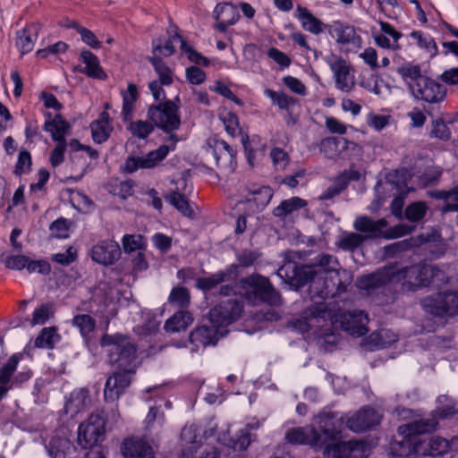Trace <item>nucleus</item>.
<instances>
[{
  "label": "nucleus",
  "mask_w": 458,
  "mask_h": 458,
  "mask_svg": "<svg viewBox=\"0 0 458 458\" xmlns=\"http://www.w3.org/2000/svg\"><path fill=\"white\" fill-rule=\"evenodd\" d=\"M431 273L426 264L400 268L397 264L385 266L376 272L360 277L358 281L362 289H374L388 284H401L403 290L414 291L428 285L427 274Z\"/></svg>",
  "instance_id": "nucleus-1"
},
{
  "label": "nucleus",
  "mask_w": 458,
  "mask_h": 458,
  "mask_svg": "<svg viewBox=\"0 0 458 458\" xmlns=\"http://www.w3.org/2000/svg\"><path fill=\"white\" fill-rule=\"evenodd\" d=\"M316 427L289 428L285 433V440L293 445H307L319 451L323 450L327 442L337 439L335 417L332 413L319 414L316 418Z\"/></svg>",
  "instance_id": "nucleus-2"
},
{
  "label": "nucleus",
  "mask_w": 458,
  "mask_h": 458,
  "mask_svg": "<svg viewBox=\"0 0 458 458\" xmlns=\"http://www.w3.org/2000/svg\"><path fill=\"white\" fill-rule=\"evenodd\" d=\"M100 344L106 348L110 364L116 369L134 374L138 361L136 346L129 337L121 334L104 335Z\"/></svg>",
  "instance_id": "nucleus-3"
},
{
  "label": "nucleus",
  "mask_w": 458,
  "mask_h": 458,
  "mask_svg": "<svg viewBox=\"0 0 458 458\" xmlns=\"http://www.w3.org/2000/svg\"><path fill=\"white\" fill-rule=\"evenodd\" d=\"M244 295L253 304L267 303L279 306L282 302L280 294L275 290L267 277L251 275L241 281Z\"/></svg>",
  "instance_id": "nucleus-4"
},
{
  "label": "nucleus",
  "mask_w": 458,
  "mask_h": 458,
  "mask_svg": "<svg viewBox=\"0 0 458 458\" xmlns=\"http://www.w3.org/2000/svg\"><path fill=\"white\" fill-rule=\"evenodd\" d=\"M388 225L385 218L373 220L368 216H360L356 217L353 223V228L360 233H364L365 241L369 239H376L384 237L386 239H393L410 233L412 227L410 225L399 224L384 231Z\"/></svg>",
  "instance_id": "nucleus-5"
},
{
  "label": "nucleus",
  "mask_w": 458,
  "mask_h": 458,
  "mask_svg": "<svg viewBox=\"0 0 458 458\" xmlns=\"http://www.w3.org/2000/svg\"><path fill=\"white\" fill-rule=\"evenodd\" d=\"M148 118L154 126L165 132L174 131L181 125L179 108L172 100L150 106Z\"/></svg>",
  "instance_id": "nucleus-6"
},
{
  "label": "nucleus",
  "mask_w": 458,
  "mask_h": 458,
  "mask_svg": "<svg viewBox=\"0 0 458 458\" xmlns=\"http://www.w3.org/2000/svg\"><path fill=\"white\" fill-rule=\"evenodd\" d=\"M422 309L436 317L445 318L458 314V295L453 292L438 293L420 301Z\"/></svg>",
  "instance_id": "nucleus-7"
},
{
  "label": "nucleus",
  "mask_w": 458,
  "mask_h": 458,
  "mask_svg": "<svg viewBox=\"0 0 458 458\" xmlns=\"http://www.w3.org/2000/svg\"><path fill=\"white\" fill-rule=\"evenodd\" d=\"M177 141V136L173 133L167 139V143L161 145L157 149L150 151L144 157H128L124 165V171L133 173L139 168H152L156 166L167 156L170 150L175 148Z\"/></svg>",
  "instance_id": "nucleus-8"
},
{
  "label": "nucleus",
  "mask_w": 458,
  "mask_h": 458,
  "mask_svg": "<svg viewBox=\"0 0 458 458\" xmlns=\"http://www.w3.org/2000/svg\"><path fill=\"white\" fill-rule=\"evenodd\" d=\"M242 309V303L237 297L222 301L210 310L209 323L225 330V327L240 318Z\"/></svg>",
  "instance_id": "nucleus-9"
},
{
  "label": "nucleus",
  "mask_w": 458,
  "mask_h": 458,
  "mask_svg": "<svg viewBox=\"0 0 458 458\" xmlns=\"http://www.w3.org/2000/svg\"><path fill=\"white\" fill-rule=\"evenodd\" d=\"M105 420L98 413L91 414L81 423L78 430V444L87 449L96 445L105 434Z\"/></svg>",
  "instance_id": "nucleus-10"
},
{
  "label": "nucleus",
  "mask_w": 458,
  "mask_h": 458,
  "mask_svg": "<svg viewBox=\"0 0 458 458\" xmlns=\"http://www.w3.org/2000/svg\"><path fill=\"white\" fill-rule=\"evenodd\" d=\"M277 275L295 287L303 286L318 276V269L312 264L297 266L293 261L285 262L278 269Z\"/></svg>",
  "instance_id": "nucleus-11"
},
{
  "label": "nucleus",
  "mask_w": 458,
  "mask_h": 458,
  "mask_svg": "<svg viewBox=\"0 0 458 458\" xmlns=\"http://www.w3.org/2000/svg\"><path fill=\"white\" fill-rule=\"evenodd\" d=\"M335 440L327 442L323 448L326 458H367L368 448L364 442L349 441L335 443Z\"/></svg>",
  "instance_id": "nucleus-12"
},
{
  "label": "nucleus",
  "mask_w": 458,
  "mask_h": 458,
  "mask_svg": "<svg viewBox=\"0 0 458 458\" xmlns=\"http://www.w3.org/2000/svg\"><path fill=\"white\" fill-rule=\"evenodd\" d=\"M411 93L416 99L436 104L445 99L446 88L426 76L420 83L411 86Z\"/></svg>",
  "instance_id": "nucleus-13"
},
{
  "label": "nucleus",
  "mask_w": 458,
  "mask_h": 458,
  "mask_svg": "<svg viewBox=\"0 0 458 458\" xmlns=\"http://www.w3.org/2000/svg\"><path fill=\"white\" fill-rule=\"evenodd\" d=\"M208 146L217 166L228 172L234 171L236 168L235 149L224 140L216 138L209 140Z\"/></svg>",
  "instance_id": "nucleus-14"
},
{
  "label": "nucleus",
  "mask_w": 458,
  "mask_h": 458,
  "mask_svg": "<svg viewBox=\"0 0 458 458\" xmlns=\"http://www.w3.org/2000/svg\"><path fill=\"white\" fill-rule=\"evenodd\" d=\"M132 373L114 369L106 378L104 397L106 402H115L124 393L131 382Z\"/></svg>",
  "instance_id": "nucleus-15"
},
{
  "label": "nucleus",
  "mask_w": 458,
  "mask_h": 458,
  "mask_svg": "<svg viewBox=\"0 0 458 458\" xmlns=\"http://www.w3.org/2000/svg\"><path fill=\"white\" fill-rule=\"evenodd\" d=\"M316 269H318V276L330 275L331 280L334 281L333 285L338 293L345 290V285L340 279L339 263L334 256L330 254L318 255L312 263Z\"/></svg>",
  "instance_id": "nucleus-16"
},
{
  "label": "nucleus",
  "mask_w": 458,
  "mask_h": 458,
  "mask_svg": "<svg viewBox=\"0 0 458 458\" xmlns=\"http://www.w3.org/2000/svg\"><path fill=\"white\" fill-rule=\"evenodd\" d=\"M340 323L344 331L354 336H362L369 331V316L363 310H353L341 314Z\"/></svg>",
  "instance_id": "nucleus-17"
},
{
  "label": "nucleus",
  "mask_w": 458,
  "mask_h": 458,
  "mask_svg": "<svg viewBox=\"0 0 458 458\" xmlns=\"http://www.w3.org/2000/svg\"><path fill=\"white\" fill-rule=\"evenodd\" d=\"M329 65L334 73L335 88L342 92H351L355 87V81L347 62L341 57H336L330 62Z\"/></svg>",
  "instance_id": "nucleus-18"
},
{
  "label": "nucleus",
  "mask_w": 458,
  "mask_h": 458,
  "mask_svg": "<svg viewBox=\"0 0 458 458\" xmlns=\"http://www.w3.org/2000/svg\"><path fill=\"white\" fill-rule=\"evenodd\" d=\"M91 259L101 265L114 264L121 256L119 244L113 240H105L94 245L90 250Z\"/></svg>",
  "instance_id": "nucleus-19"
},
{
  "label": "nucleus",
  "mask_w": 458,
  "mask_h": 458,
  "mask_svg": "<svg viewBox=\"0 0 458 458\" xmlns=\"http://www.w3.org/2000/svg\"><path fill=\"white\" fill-rule=\"evenodd\" d=\"M381 417L375 409L365 407L349 418L346 424L352 431L360 433L378 425Z\"/></svg>",
  "instance_id": "nucleus-20"
},
{
  "label": "nucleus",
  "mask_w": 458,
  "mask_h": 458,
  "mask_svg": "<svg viewBox=\"0 0 458 458\" xmlns=\"http://www.w3.org/2000/svg\"><path fill=\"white\" fill-rule=\"evenodd\" d=\"M225 334V330H221L213 324H210V326L203 325L191 332L190 341L197 346L215 345Z\"/></svg>",
  "instance_id": "nucleus-21"
},
{
  "label": "nucleus",
  "mask_w": 458,
  "mask_h": 458,
  "mask_svg": "<svg viewBox=\"0 0 458 458\" xmlns=\"http://www.w3.org/2000/svg\"><path fill=\"white\" fill-rule=\"evenodd\" d=\"M237 265H231L224 270L217 271L208 276L198 278L196 287L202 291H210L218 284L235 280Z\"/></svg>",
  "instance_id": "nucleus-22"
},
{
  "label": "nucleus",
  "mask_w": 458,
  "mask_h": 458,
  "mask_svg": "<svg viewBox=\"0 0 458 458\" xmlns=\"http://www.w3.org/2000/svg\"><path fill=\"white\" fill-rule=\"evenodd\" d=\"M437 416L432 413L427 418L415 420L411 422L399 426L398 433L401 436H411L416 439L417 435L434 431L437 428Z\"/></svg>",
  "instance_id": "nucleus-23"
},
{
  "label": "nucleus",
  "mask_w": 458,
  "mask_h": 458,
  "mask_svg": "<svg viewBox=\"0 0 458 458\" xmlns=\"http://www.w3.org/2000/svg\"><path fill=\"white\" fill-rule=\"evenodd\" d=\"M124 458H154L152 447L140 437L126 438L121 446Z\"/></svg>",
  "instance_id": "nucleus-24"
},
{
  "label": "nucleus",
  "mask_w": 458,
  "mask_h": 458,
  "mask_svg": "<svg viewBox=\"0 0 458 458\" xmlns=\"http://www.w3.org/2000/svg\"><path fill=\"white\" fill-rule=\"evenodd\" d=\"M308 206L307 200L300 197H292L281 201V203L273 209V216L282 222H293L297 212Z\"/></svg>",
  "instance_id": "nucleus-25"
},
{
  "label": "nucleus",
  "mask_w": 458,
  "mask_h": 458,
  "mask_svg": "<svg viewBox=\"0 0 458 458\" xmlns=\"http://www.w3.org/2000/svg\"><path fill=\"white\" fill-rule=\"evenodd\" d=\"M328 32L336 39L337 43L343 45H352L358 47L360 44V37L356 34L353 26L341 23L339 21L334 22L328 27Z\"/></svg>",
  "instance_id": "nucleus-26"
},
{
  "label": "nucleus",
  "mask_w": 458,
  "mask_h": 458,
  "mask_svg": "<svg viewBox=\"0 0 458 458\" xmlns=\"http://www.w3.org/2000/svg\"><path fill=\"white\" fill-rule=\"evenodd\" d=\"M245 200L255 206L256 211L263 210L273 197V191L269 186L253 185L246 189Z\"/></svg>",
  "instance_id": "nucleus-27"
},
{
  "label": "nucleus",
  "mask_w": 458,
  "mask_h": 458,
  "mask_svg": "<svg viewBox=\"0 0 458 458\" xmlns=\"http://www.w3.org/2000/svg\"><path fill=\"white\" fill-rule=\"evenodd\" d=\"M39 30L40 24L32 23L23 30L17 31L16 46L22 55L28 54L33 50Z\"/></svg>",
  "instance_id": "nucleus-28"
},
{
  "label": "nucleus",
  "mask_w": 458,
  "mask_h": 458,
  "mask_svg": "<svg viewBox=\"0 0 458 458\" xmlns=\"http://www.w3.org/2000/svg\"><path fill=\"white\" fill-rule=\"evenodd\" d=\"M403 438L391 445V453L394 458H408L419 453L416 439L411 436H402Z\"/></svg>",
  "instance_id": "nucleus-29"
},
{
  "label": "nucleus",
  "mask_w": 458,
  "mask_h": 458,
  "mask_svg": "<svg viewBox=\"0 0 458 458\" xmlns=\"http://www.w3.org/2000/svg\"><path fill=\"white\" fill-rule=\"evenodd\" d=\"M193 323V317L187 310H179L169 318L164 326V329L167 333H177L184 331Z\"/></svg>",
  "instance_id": "nucleus-30"
},
{
  "label": "nucleus",
  "mask_w": 458,
  "mask_h": 458,
  "mask_svg": "<svg viewBox=\"0 0 458 458\" xmlns=\"http://www.w3.org/2000/svg\"><path fill=\"white\" fill-rule=\"evenodd\" d=\"M304 318L307 322L301 329L304 331H309L314 327H320V319L327 321L330 318V312L327 310V304L322 302L310 307L305 312Z\"/></svg>",
  "instance_id": "nucleus-31"
},
{
  "label": "nucleus",
  "mask_w": 458,
  "mask_h": 458,
  "mask_svg": "<svg viewBox=\"0 0 458 458\" xmlns=\"http://www.w3.org/2000/svg\"><path fill=\"white\" fill-rule=\"evenodd\" d=\"M90 129L92 139L95 142L99 144L105 142L108 139L113 129L109 122L108 114L106 112H102L99 119L94 121L90 124Z\"/></svg>",
  "instance_id": "nucleus-32"
},
{
  "label": "nucleus",
  "mask_w": 458,
  "mask_h": 458,
  "mask_svg": "<svg viewBox=\"0 0 458 458\" xmlns=\"http://www.w3.org/2000/svg\"><path fill=\"white\" fill-rule=\"evenodd\" d=\"M91 402L89 392L87 389H77L71 393L68 401L65 403V410L67 412L76 414L87 406Z\"/></svg>",
  "instance_id": "nucleus-33"
},
{
  "label": "nucleus",
  "mask_w": 458,
  "mask_h": 458,
  "mask_svg": "<svg viewBox=\"0 0 458 458\" xmlns=\"http://www.w3.org/2000/svg\"><path fill=\"white\" fill-rule=\"evenodd\" d=\"M397 73L403 81L407 84L411 91V86L420 83L426 75L422 74L421 66L413 63H405L397 68Z\"/></svg>",
  "instance_id": "nucleus-34"
},
{
  "label": "nucleus",
  "mask_w": 458,
  "mask_h": 458,
  "mask_svg": "<svg viewBox=\"0 0 458 458\" xmlns=\"http://www.w3.org/2000/svg\"><path fill=\"white\" fill-rule=\"evenodd\" d=\"M219 117L230 136L236 137L240 135L242 137L241 141L245 150L248 151L249 137L247 134L242 133L237 115L232 112H225L221 114Z\"/></svg>",
  "instance_id": "nucleus-35"
},
{
  "label": "nucleus",
  "mask_w": 458,
  "mask_h": 458,
  "mask_svg": "<svg viewBox=\"0 0 458 458\" xmlns=\"http://www.w3.org/2000/svg\"><path fill=\"white\" fill-rule=\"evenodd\" d=\"M410 37L414 40V44L427 53L429 57L437 55V46L429 34L421 30H413L410 33Z\"/></svg>",
  "instance_id": "nucleus-36"
},
{
  "label": "nucleus",
  "mask_w": 458,
  "mask_h": 458,
  "mask_svg": "<svg viewBox=\"0 0 458 458\" xmlns=\"http://www.w3.org/2000/svg\"><path fill=\"white\" fill-rule=\"evenodd\" d=\"M69 129L68 123L57 114L51 121H47L44 124V130L50 132L54 140L60 142L65 141V134Z\"/></svg>",
  "instance_id": "nucleus-37"
},
{
  "label": "nucleus",
  "mask_w": 458,
  "mask_h": 458,
  "mask_svg": "<svg viewBox=\"0 0 458 458\" xmlns=\"http://www.w3.org/2000/svg\"><path fill=\"white\" fill-rule=\"evenodd\" d=\"M81 58L86 64L83 72L88 76L97 79H105L106 77V73L100 67L98 58L92 52L83 50L81 53Z\"/></svg>",
  "instance_id": "nucleus-38"
},
{
  "label": "nucleus",
  "mask_w": 458,
  "mask_h": 458,
  "mask_svg": "<svg viewBox=\"0 0 458 458\" xmlns=\"http://www.w3.org/2000/svg\"><path fill=\"white\" fill-rule=\"evenodd\" d=\"M216 21H222L223 23L234 24L239 18L238 6L232 2H219L215 10Z\"/></svg>",
  "instance_id": "nucleus-39"
},
{
  "label": "nucleus",
  "mask_w": 458,
  "mask_h": 458,
  "mask_svg": "<svg viewBox=\"0 0 458 458\" xmlns=\"http://www.w3.org/2000/svg\"><path fill=\"white\" fill-rule=\"evenodd\" d=\"M437 406L434 414L441 419H447L458 414V403L446 394L438 396Z\"/></svg>",
  "instance_id": "nucleus-40"
},
{
  "label": "nucleus",
  "mask_w": 458,
  "mask_h": 458,
  "mask_svg": "<svg viewBox=\"0 0 458 458\" xmlns=\"http://www.w3.org/2000/svg\"><path fill=\"white\" fill-rule=\"evenodd\" d=\"M298 17L302 27L316 35L321 33L326 27L318 19L314 17L307 9L298 6Z\"/></svg>",
  "instance_id": "nucleus-41"
},
{
  "label": "nucleus",
  "mask_w": 458,
  "mask_h": 458,
  "mask_svg": "<svg viewBox=\"0 0 458 458\" xmlns=\"http://www.w3.org/2000/svg\"><path fill=\"white\" fill-rule=\"evenodd\" d=\"M123 110L122 115L124 121H130L132 118L134 103L137 100L138 89L136 85L129 83L126 91H123Z\"/></svg>",
  "instance_id": "nucleus-42"
},
{
  "label": "nucleus",
  "mask_w": 458,
  "mask_h": 458,
  "mask_svg": "<svg viewBox=\"0 0 458 458\" xmlns=\"http://www.w3.org/2000/svg\"><path fill=\"white\" fill-rule=\"evenodd\" d=\"M167 32L169 35V39L165 42L164 46L162 45V41L160 38L153 39L152 42L154 52H158L159 54L164 55L165 56L172 55L174 53L175 47L174 46V42L179 41V39L177 38H173L174 33H178L177 28L175 26L171 25Z\"/></svg>",
  "instance_id": "nucleus-43"
},
{
  "label": "nucleus",
  "mask_w": 458,
  "mask_h": 458,
  "mask_svg": "<svg viewBox=\"0 0 458 458\" xmlns=\"http://www.w3.org/2000/svg\"><path fill=\"white\" fill-rule=\"evenodd\" d=\"M59 340V335L55 327H45L35 339L34 345L38 348L52 349Z\"/></svg>",
  "instance_id": "nucleus-44"
},
{
  "label": "nucleus",
  "mask_w": 458,
  "mask_h": 458,
  "mask_svg": "<svg viewBox=\"0 0 458 458\" xmlns=\"http://www.w3.org/2000/svg\"><path fill=\"white\" fill-rule=\"evenodd\" d=\"M19 360V356L17 354H13L9 358L7 362L0 368V386L12 387V377L17 369Z\"/></svg>",
  "instance_id": "nucleus-45"
},
{
  "label": "nucleus",
  "mask_w": 458,
  "mask_h": 458,
  "mask_svg": "<svg viewBox=\"0 0 458 458\" xmlns=\"http://www.w3.org/2000/svg\"><path fill=\"white\" fill-rule=\"evenodd\" d=\"M169 301L171 304L175 305L181 310L188 308L191 303V294L187 288L182 286H176L172 289L169 295Z\"/></svg>",
  "instance_id": "nucleus-46"
},
{
  "label": "nucleus",
  "mask_w": 458,
  "mask_h": 458,
  "mask_svg": "<svg viewBox=\"0 0 458 458\" xmlns=\"http://www.w3.org/2000/svg\"><path fill=\"white\" fill-rule=\"evenodd\" d=\"M365 241V237L362 234L357 233H344L337 245L344 250L352 251L360 247Z\"/></svg>",
  "instance_id": "nucleus-47"
},
{
  "label": "nucleus",
  "mask_w": 458,
  "mask_h": 458,
  "mask_svg": "<svg viewBox=\"0 0 458 458\" xmlns=\"http://www.w3.org/2000/svg\"><path fill=\"white\" fill-rule=\"evenodd\" d=\"M158 76V82L163 85H170L173 82L171 69L158 57H149L148 59Z\"/></svg>",
  "instance_id": "nucleus-48"
},
{
  "label": "nucleus",
  "mask_w": 458,
  "mask_h": 458,
  "mask_svg": "<svg viewBox=\"0 0 458 458\" xmlns=\"http://www.w3.org/2000/svg\"><path fill=\"white\" fill-rule=\"evenodd\" d=\"M72 325L78 327L81 335L86 338L93 333L96 327V321L91 316L82 314L77 315L73 318Z\"/></svg>",
  "instance_id": "nucleus-49"
},
{
  "label": "nucleus",
  "mask_w": 458,
  "mask_h": 458,
  "mask_svg": "<svg viewBox=\"0 0 458 458\" xmlns=\"http://www.w3.org/2000/svg\"><path fill=\"white\" fill-rule=\"evenodd\" d=\"M124 252L141 251L146 247L145 238L140 234H125L122 240Z\"/></svg>",
  "instance_id": "nucleus-50"
},
{
  "label": "nucleus",
  "mask_w": 458,
  "mask_h": 458,
  "mask_svg": "<svg viewBox=\"0 0 458 458\" xmlns=\"http://www.w3.org/2000/svg\"><path fill=\"white\" fill-rule=\"evenodd\" d=\"M154 125L150 122L138 120L130 123L128 130L139 139H146L154 131Z\"/></svg>",
  "instance_id": "nucleus-51"
},
{
  "label": "nucleus",
  "mask_w": 458,
  "mask_h": 458,
  "mask_svg": "<svg viewBox=\"0 0 458 458\" xmlns=\"http://www.w3.org/2000/svg\"><path fill=\"white\" fill-rule=\"evenodd\" d=\"M168 201L171 205H173L178 211H180L185 216H191L193 215V210L190 206L188 200L185 199L183 195L179 192H173L168 197Z\"/></svg>",
  "instance_id": "nucleus-52"
},
{
  "label": "nucleus",
  "mask_w": 458,
  "mask_h": 458,
  "mask_svg": "<svg viewBox=\"0 0 458 458\" xmlns=\"http://www.w3.org/2000/svg\"><path fill=\"white\" fill-rule=\"evenodd\" d=\"M173 38L179 39V42L181 43L182 50L188 54V57L191 62H193L197 64H202L205 66L208 65L209 62L208 61V59L206 57L202 56L199 53H198L194 49H192L190 47V45L182 38V37L181 35H179L178 33H174V35L173 36Z\"/></svg>",
  "instance_id": "nucleus-53"
},
{
  "label": "nucleus",
  "mask_w": 458,
  "mask_h": 458,
  "mask_svg": "<svg viewBox=\"0 0 458 458\" xmlns=\"http://www.w3.org/2000/svg\"><path fill=\"white\" fill-rule=\"evenodd\" d=\"M428 207L425 202L417 201L409 205L405 209V217L411 222L420 221L426 215Z\"/></svg>",
  "instance_id": "nucleus-54"
},
{
  "label": "nucleus",
  "mask_w": 458,
  "mask_h": 458,
  "mask_svg": "<svg viewBox=\"0 0 458 458\" xmlns=\"http://www.w3.org/2000/svg\"><path fill=\"white\" fill-rule=\"evenodd\" d=\"M426 268H429L431 273L427 274L428 285L432 284L435 287H441L448 283L449 277L445 271L432 265L426 264Z\"/></svg>",
  "instance_id": "nucleus-55"
},
{
  "label": "nucleus",
  "mask_w": 458,
  "mask_h": 458,
  "mask_svg": "<svg viewBox=\"0 0 458 458\" xmlns=\"http://www.w3.org/2000/svg\"><path fill=\"white\" fill-rule=\"evenodd\" d=\"M265 95L281 109H287L290 106L294 104L293 98L284 92H276L273 89H267L265 90Z\"/></svg>",
  "instance_id": "nucleus-56"
},
{
  "label": "nucleus",
  "mask_w": 458,
  "mask_h": 458,
  "mask_svg": "<svg viewBox=\"0 0 458 458\" xmlns=\"http://www.w3.org/2000/svg\"><path fill=\"white\" fill-rule=\"evenodd\" d=\"M52 314V305L49 303H44L36 309L33 312L31 319V325H42L46 323Z\"/></svg>",
  "instance_id": "nucleus-57"
},
{
  "label": "nucleus",
  "mask_w": 458,
  "mask_h": 458,
  "mask_svg": "<svg viewBox=\"0 0 458 458\" xmlns=\"http://www.w3.org/2000/svg\"><path fill=\"white\" fill-rule=\"evenodd\" d=\"M339 140L335 137L325 138L319 144L320 152H322L326 157L333 158L338 151Z\"/></svg>",
  "instance_id": "nucleus-58"
},
{
  "label": "nucleus",
  "mask_w": 458,
  "mask_h": 458,
  "mask_svg": "<svg viewBox=\"0 0 458 458\" xmlns=\"http://www.w3.org/2000/svg\"><path fill=\"white\" fill-rule=\"evenodd\" d=\"M270 157L274 165L281 170L284 169L290 162L288 153L280 148H273L270 151Z\"/></svg>",
  "instance_id": "nucleus-59"
},
{
  "label": "nucleus",
  "mask_w": 458,
  "mask_h": 458,
  "mask_svg": "<svg viewBox=\"0 0 458 458\" xmlns=\"http://www.w3.org/2000/svg\"><path fill=\"white\" fill-rule=\"evenodd\" d=\"M429 136L442 140H448L451 137V131L445 123L442 120H437L433 123V128Z\"/></svg>",
  "instance_id": "nucleus-60"
},
{
  "label": "nucleus",
  "mask_w": 458,
  "mask_h": 458,
  "mask_svg": "<svg viewBox=\"0 0 458 458\" xmlns=\"http://www.w3.org/2000/svg\"><path fill=\"white\" fill-rule=\"evenodd\" d=\"M430 454H442L449 450V442L440 437H432L429 440Z\"/></svg>",
  "instance_id": "nucleus-61"
},
{
  "label": "nucleus",
  "mask_w": 458,
  "mask_h": 458,
  "mask_svg": "<svg viewBox=\"0 0 458 458\" xmlns=\"http://www.w3.org/2000/svg\"><path fill=\"white\" fill-rule=\"evenodd\" d=\"M209 89L210 90L216 92L222 95L223 97L233 101L238 106L242 105V101L239 98H237L226 85L223 84L220 81H216L214 85L209 87Z\"/></svg>",
  "instance_id": "nucleus-62"
},
{
  "label": "nucleus",
  "mask_w": 458,
  "mask_h": 458,
  "mask_svg": "<svg viewBox=\"0 0 458 458\" xmlns=\"http://www.w3.org/2000/svg\"><path fill=\"white\" fill-rule=\"evenodd\" d=\"M31 165V157L27 150H21L19 154L15 165V174H22L28 173Z\"/></svg>",
  "instance_id": "nucleus-63"
},
{
  "label": "nucleus",
  "mask_w": 458,
  "mask_h": 458,
  "mask_svg": "<svg viewBox=\"0 0 458 458\" xmlns=\"http://www.w3.org/2000/svg\"><path fill=\"white\" fill-rule=\"evenodd\" d=\"M77 31L85 44L95 49L100 48L101 43L91 30L81 26H77Z\"/></svg>",
  "instance_id": "nucleus-64"
}]
</instances>
